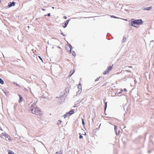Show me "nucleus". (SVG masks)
Segmentation results:
<instances>
[{"label":"nucleus","instance_id":"obj_1","mask_svg":"<svg viewBox=\"0 0 154 154\" xmlns=\"http://www.w3.org/2000/svg\"><path fill=\"white\" fill-rule=\"evenodd\" d=\"M29 110L32 113L40 116L43 114V112L37 108L36 104L34 103L32 104L30 106Z\"/></svg>","mask_w":154,"mask_h":154},{"label":"nucleus","instance_id":"obj_2","mask_svg":"<svg viewBox=\"0 0 154 154\" xmlns=\"http://www.w3.org/2000/svg\"><path fill=\"white\" fill-rule=\"evenodd\" d=\"M142 23L143 22L141 19L136 20L131 22V26L135 27H136L137 25H141Z\"/></svg>","mask_w":154,"mask_h":154},{"label":"nucleus","instance_id":"obj_3","mask_svg":"<svg viewBox=\"0 0 154 154\" xmlns=\"http://www.w3.org/2000/svg\"><path fill=\"white\" fill-rule=\"evenodd\" d=\"M2 135L3 136H4L5 139L7 141H11L12 139L11 138L10 135L7 134L6 133L4 132L2 133Z\"/></svg>","mask_w":154,"mask_h":154},{"label":"nucleus","instance_id":"obj_4","mask_svg":"<svg viewBox=\"0 0 154 154\" xmlns=\"http://www.w3.org/2000/svg\"><path fill=\"white\" fill-rule=\"evenodd\" d=\"M57 100L59 104H61L64 102V97L63 96H60L59 97H57Z\"/></svg>","mask_w":154,"mask_h":154},{"label":"nucleus","instance_id":"obj_5","mask_svg":"<svg viewBox=\"0 0 154 154\" xmlns=\"http://www.w3.org/2000/svg\"><path fill=\"white\" fill-rule=\"evenodd\" d=\"M72 47L71 45L70 44H69V45L67 46L66 47V50L67 51L69 52V53H70L71 51V47Z\"/></svg>","mask_w":154,"mask_h":154},{"label":"nucleus","instance_id":"obj_6","mask_svg":"<svg viewBox=\"0 0 154 154\" xmlns=\"http://www.w3.org/2000/svg\"><path fill=\"white\" fill-rule=\"evenodd\" d=\"M69 20H67L66 21V22L64 24V25H63V28H65L67 26V25L68 24L69 22Z\"/></svg>","mask_w":154,"mask_h":154},{"label":"nucleus","instance_id":"obj_7","mask_svg":"<svg viewBox=\"0 0 154 154\" xmlns=\"http://www.w3.org/2000/svg\"><path fill=\"white\" fill-rule=\"evenodd\" d=\"M15 5V3L14 2H13L12 3L10 2L8 5V7L9 8L11 7L12 6H14Z\"/></svg>","mask_w":154,"mask_h":154},{"label":"nucleus","instance_id":"obj_8","mask_svg":"<svg viewBox=\"0 0 154 154\" xmlns=\"http://www.w3.org/2000/svg\"><path fill=\"white\" fill-rule=\"evenodd\" d=\"M67 112L69 116H70L72 114L74 113V111L73 110H70L69 112Z\"/></svg>","mask_w":154,"mask_h":154},{"label":"nucleus","instance_id":"obj_9","mask_svg":"<svg viewBox=\"0 0 154 154\" xmlns=\"http://www.w3.org/2000/svg\"><path fill=\"white\" fill-rule=\"evenodd\" d=\"M117 128V127L115 125L114 129H115V132H116V134L117 135H118L119 133V131L118 132H117V131H116Z\"/></svg>","mask_w":154,"mask_h":154},{"label":"nucleus","instance_id":"obj_10","mask_svg":"<svg viewBox=\"0 0 154 154\" xmlns=\"http://www.w3.org/2000/svg\"><path fill=\"white\" fill-rule=\"evenodd\" d=\"M109 71L107 69L106 71H105L103 73V74L104 75L107 74L109 73Z\"/></svg>","mask_w":154,"mask_h":154},{"label":"nucleus","instance_id":"obj_11","mask_svg":"<svg viewBox=\"0 0 154 154\" xmlns=\"http://www.w3.org/2000/svg\"><path fill=\"white\" fill-rule=\"evenodd\" d=\"M78 88L79 89H82V86L81 84H79L78 85Z\"/></svg>","mask_w":154,"mask_h":154},{"label":"nucleus","instance_id":"obj_12","mask_svg":"<svg viewBox=\"0 0 154 154\" xmlns=\"http://www.w3.org/2000/svg\"><path fill=\"white\" fill-rule=\"evenodd\" d=\"M82 89H79V91L77 92V94H81L82 92Z\"/></svg>","mask_w":154,"mask_h":154},{"label":"nucleus","instance_id":"obj_13","mask_svg":"<svg viewBox=\"0 0 154 154\" xmlns=\"http://www.w3.org/2000/svg\"><path fill=\"white\" fill-rule=\"evenodd\" d=\"M69 115L68 113V112H67L63 116L64 117V118H65L66 117L69 116Z\"/></svg>","mask_w":154,"mask_h":154},{"label":"nucleus","instance_id":"obj_14","mask_svg":"<svg viewBox=\"0 0 154 154\" xmlns=\"http://www.w3.org/2000/svg\"><path fill=\"white\" fill-rule=\"evenodd\" d=\"M152 8V7H148L147 8H146L145 9V10H151Z\"/></svg>","mask_w":154,"mask_h":154},{"label":"nucleus","instance_id":"obj_15","mask_svg":"<svg viewBox=\"0 0 154 154\" xmlns=\"http://www.w3.org/2000/svg\"><path fill=\"white\" fill-rule=\"evenodd\" d=\"M8 154H14V152L11 150H9L8 152Z\"/></svg>","mask_w":154,"mask_h":154},{"label":"nucleus","instance_id":"obj_16","mask_svg":"<svg viewBox=\"0 0 154 154\" xmlns=\"http://www.w3.org/2000/svg\"><path fill=\"white\" fill-rule=\"evenodd\" d=\"M62 122V121L60 120H59L57 122V124L58 125H60L61 123Z\"/></svg>","mask_w":154,"mask_h":154},{"label":"nucleus","instance_id":"obj_17","mask_svg":"<svg viewBox=\"0 0 154 154\" xmlns=\"http://www.w3.org/2000/svg\"><path fill=\"white\" fill-rule=\"evenodd\" d=\"M0 83L2 84H3L4 83L3 81L0 78Z\"/></svg>","mask_w":154,"mask_h":154},{"label":"nucleus","instance_id":"obj_18","mask_svg":"<svg viewBox=\"0 0 154 154\" xmlns=\"http://www.w3.org/2000/svg\"><path fill=\"white\" fill-rule=\"evenodd\" d=\"M19 97H20V101H19V102H21L22 101V97L20 95H19Z\"/></svg>","mask_w":154,"mask_h":154},{"label":"nucleus","instance_id":"obj_19","mask_svg":"<svg viewBox=\"0 0 154 154\" xmlns=\"http://www.w3.org/2000/svg\"><path fill=\"white\" fill-rule=\"evenodd\" d=\"M126 38L125 37H124L122 39V42H125L126 40Z\"/></svg>","mask_w":154,"mask_h":154},{"label":"nucleus","instance_id":"obj_20","mask_svg":"<svg viewBox=\"0 0 154 154\" xmlns=\"http://www.w3.org/2000/svg\"><path fill=\"white\" fill-rule=\"evenodd\" d=\"M112 68V66H109V67L107 69H108V70L109 71H110L111 70Z\"/></svg>","mask_w":154,"mask_h":154},{"label":"nucleus","instance_id":"obj_21","mask_svg":"<svg viewBox=\"0 0 154 154\" xmlns=\"http://www.w3.org/2000/svg\"><path fill=\"white\" fill-rule=\"evenodd\" d=\"M72 53L73 56H75V54L74 51H72Z\"/></svg>","mask_w":154,"mask_h":154},{"label":"nucleus","instance_id":"obj_22","mask_svg":"<svg viewBox=\"0 0 154 154\" xmlns=\"http://www.w3.org/2000/svg\"><path fill=\"white\" fill-rule=\"evenodd\" d=\"M80 136H79V138L80 139H82L83 138V137L82 136V135L81 134H79Z\"/></svg>","mask_w":154,"mask_h":154},{"label":"nucleus","instance_id":"obj_23","mask_svg":"<svg viewBox=\"0 0 154 154\" xmlns=\"http://www.w3.org/2000/svg\"><path fill=\"white\" fill-rule=\"evenodd\" d=\"M82 124L83 125H85V122H84V119H82Z\"/></svg>","mask_w":154,"mask_h":154},{"label":"nucleus","instance_id":"obj_24","mask_svg":"<svg viewBox=\"0 0 154 154\" xmlns=\"http://www.w3.org/2000/svg\"><path fill=\"white\" fill-rule=\"evenodd\" d=\"M107 103L106 102L105 103V109H106V107H107Z\"/></svg>","mask_w":154,"mask_h":154},{"label":"nucleus","instance_id":"obj_25","mask_svg":"<svg viewBox=\"0 0 154 154\" xmlns=\"http://www.w3.org/2000/svg\"><path fill=\"white\" fill-rule=\"evenodd\" d=\"M111 17H113V18H119V17H116L114 16H111Z\"/></svg>","mask_w":154,"mask_h":154},{"label":"nucleus","instance_id":"obj_26","mask_svg":"<svg viewBox=\"0 0 154 154\" xmlns=\"http://www.w3.org/2000/svg\"><path fill=\"white\" fill-rule=\"evenodd\" d=\"M38 57L40 59L42 60V61L43 62V60L41 57L40 56H38Z\"/></svg>","mask_w":154,"mask_h":154},{"label":"nucleus","instance_id":"obj_27","mask_svg":"<svg viewBox=\"0 0 154 154\" xmlns=\"http://www.w3.org/2000/svg\"><path fill=\"white\" fill-rule=\"evenodd\" d=\"M124 91L125 92H127V90L125 88L124 90Z\"/></svg>","mask_w":154,"mask_h":154},{"label":"nucleus","instance_id":"obj_28","mask_svg":"<svg viewBox=\"0 0 154 154\" xmlns=\"http://www.w3.org/2000/svg\"><path fill=\"white\" fill-rule=\"evenodd\" d=\"M63 18L65 19H66L67 18V17L66 16H64Z\"/></svg>","mask_w":154,"mask_h":154},{"label":"nucleus","instance_id":"obj_29","mask_svg":"<svg viewBox=\"0 0 154 154\" xmlns=\"http://www.w3.org/2000/svg\"><path fill=\"white\" fill-rule=\"evenodd\" d=\"M99 78H97V79L95 80V81H97L99 80Z\"/></svg>","mask_w":154,"mask_h":154},{"label":"nucleus","instance_id":"obj_30","mask_svg":"<svg viewBox=\"0 0 154 154\" xmlns=\"http://www.w3.org/2000/svg\"><path fill=\"white\" fill-rule=\"evenodd\" d=\"M42 10L43 11H46V10L45 9H43V8H42Z\"/></svg>","mask_w":154,"mask_h":154},{"label":"nucleus","instance_id":"obj_31","mask_svg":"<svg viewBox=\"0 0 154 154\" xmlns=\"http://www.w3.org/2000/svg\"><path fill=\"white\" fill-rule=\"evenodd\" d=\"M50 13H49L48 14V16H50Z\"/></svg>","mask_w":154,"mask_h":154},{"label":"nucleus","instance_id":"obj_32","mask_svg":"<svg viewBox=\"0 0 154 154\" xmlns=\"http://www.w3.org/2000/svg\"><path fill=\"white\" fill-rule=\"evenodd\" d=\"M55 154H60V153L58 152H57Z\"/></svg>","mask_w":154,"mask_h":154},{"label":"nucleus","instance_id":"obj_33","mask_svg":"<svg viewBox=\"0 0 154 154\" xmlns=\"http://www.w3.org/2000/svg\"><path fill=\"white\" fill-rule=\"evenodd\" d=\"M61 34L62 35H63V36H64V35H63V33H62H62H61Z\"/></svg>","mask_w":154,"mask_h":154},{"label":"nucleus","instance_id":"obj_34","mask_svg":"<svg viewBox=\"0 0 154 154\" xmlns=\"http://www.w3.org/2000/svg\"><path fill=\"white\" fill-rule=\"evenodd\" d=\"M74 72H73H73H72V74H71V75L70 76H71V75H72V74H73Z\"/></svg>","mask_w":154,"mask_h":154},{"label":"nucleus","instance_id":"obj_35","mask_svg":"<svg viewBox=\"0 0 154 154\" xmlns=\"http://www.w3.org/2000/svg\"><path fill=\"white\" fill-rule=\"evenodd\" d=\"M0 130L2 131V129L0 127Z\"/></svg>","mask_w":154,"mask_h":154},{"label":"nucleus","instance_id":"obj_36","mask_svg":"<svg viewBox=\"0 0 154 154\" xmlns=\"http://www.w3.org/2000/svg\"><path fill=\"white\" fill-rule=\"evenodd\" d=\"M86 133H85V134H84V135H86Z\"/></svg>","mask_w":154,"mask_h":154},{"label":"nucleus","instance_id":"obj_37","mask_svg":"<svg viewBox=\"0 0 154 154\" xmlns=\"http://www.w3.org/2000/svg\"><path fill=\"white\" fill-rule=\"evenodd\" d=\"M124 20H125L127 21V19H124Z\"/></svg>","mask_w":154,"mask_h":154},{"label":"nucleus","instance_id":"obj_38","mask_svg":"<svg viewBox=\"0 0 154 154\" xmlns=\"http://www.w3.org/2000/svg\"><path fill=\"white\" fill-rule=\"evenodd\" d=\"M120 93H121V92H120L118 93V94H120Z\"/></svg>","mask_w":154,"mask_h":154},{"label":"nucleus","instance_id":"obj_39","mask_svg":"<svg viewBox=\"0 0 154 154\" xmlns=\"http://www.w3.org/2000/svg\"><path fill=\"white\" fill-rule=\"evenodd\" d=\"M52 8H53V9H54V7H52Z\"/></svg>","mask_w":154,"mask_h":154},{"label":"nucleus","instance_id":"obj_40","mask_svg":"<svg viewBox=\"0 0 154 154\" xmlns=\"http://www.w3.org/2000/svg\"><path fill=\"white\" fill-rule=\"evenodd\" d=\"M71 72H72V71H70V73H71Z\"/></svg>","mask_w":154,"mask_h":154},{"label":"nucleus","instance_id":"obj_41","mask_svg":"<svg viewBox=\"0 0 154 154\" xmlns=\"http://www.w3.org/2000/svg\"><path fill=\"white\" fill-rule=\"evenodd\" d=\"M71 72H72V71H70V73H71Z\"/></svg>","mask_w":154,"mask_h":154},{"label":"nucleus","instance_id":"obj_42","mask_svg":"<svg viewBox=\"0 0 154 154\" xmlns=\"http://www.w3.org/2000/svg\"><path fill=\"white\" fill-rule=\"evenodd\" d=\"M46 15H45V16H46Z\"/></svg>","mask_w":154,"mask_h":154},{"label":"nucleus","instance_id":"obj_43","mask_svg":"<svg viewBox=\"0 0 154 154\" xmlns=\"http://www.w3.org/2000/svg\"><path fill=\"white\" fill-rule=\"evenodd\" d=\"M54 48V47H53L52 48Z\"/></svg>","mask_w":154,"mask_h":154},{"label":"nucleus","instance_id":"obj_44","mask_svg":"<svg viewBox=\"0 0 154 154\" xmlns=\"http://www.w3.org/2000/svg\"><path fill=\"white\" fill-rule=\"evenodd\" d=\"M1 137V135H0V137Z\"/></svg>","mask_w":154,"mask_h":154},{"label":"nucleus","instance_id":"obj_45","mask_svg":"<svg viewBox=\"0 0 154 154\" xmlns=\"http://www.w3.org/2000/svg\"><path fill=\"white\" fill-rule=\"evenodd\" d=\"M1 0H0V2H1Z\"/></svg>","mask_w":154,"mask_h":154}]
</instances>
